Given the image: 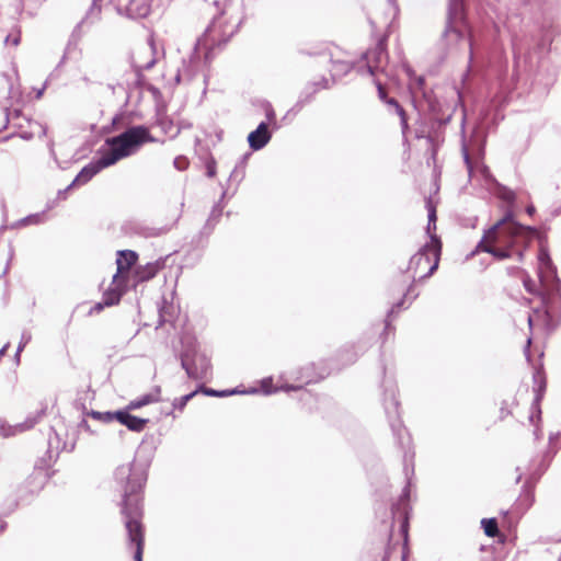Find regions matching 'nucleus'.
I'll return each instance as SVG.
<instances>
[{"mask_svg": "<svg viewBox=\"0 0 561 561\" xmlns=\"http://www.w3.org/2000/svg\"><path fill=\"white\" fill-rule=\"evenodd\" d=\"M500 197H501L503 201H505V202H507V203L512 204V203H514V202H515L516 195H515V193H514L513 191H511V190H506V188H505V190L501 191V193H500Z\"/></svg>", "mask_w": 561, "mask_h": 561, "instance_id": "nucleus-23", "label": "nucleus"}, {"mask_svg": "<svg viewBox=\"0 0 561 561\" xmlns=\"http://www.w3.org/2000/svg\"><path fill=\"white\" fill-rule=\"evenodd\" d=\"M389 558H390V556H389V554H387V556L383 558V561H389Z\"/></svg>", "mask_w": 561, "mask_h": 561, "instance_id": "nucleus-34", "label": "nucleus"}, {"mask_svg": "<svg viewBox=\"0 0 561 561\" xmlns=\"http://www.w3.org/2000/svg\"><path fill=\"white\" fill-rule=\"evenodd\" d=\"M377 89L379 99L387 104V100H389L390 98H388L385 87L380 82H378Z\"/></svg>", "mask_w": 561, "mask_h": 561, "instance_id": "nucleus-26", "label": "nucleus"}, {"mask_svg": "<svg viewBox=\"0 0 561 561\" xmlns=\"http://www.w3.org/2000/svg\"><path fill=\"white\" fill-rule=\"evenodd\" d=\"M148 12V9H146L142 13H139L140 15H146Z\"/></svg>", "mask_w": 561, "mask_h": 561, "instance_id": "nucleus-35", "label": "nucleus"}, {"mask_svg": "<svg viewBox=\"0 0 561 561\" xmlns=\"http://www.w3.org/2000/svg\"><path fill=\"white\" fill-rule=\"evenodd\" d=\"M198 392H199V390H195V391H193V392H191L188 394H185V396H183V397H181L179 399H175L173 401V403H172L173 409L178 410L179 412H183L185 407H186V404H187V402L190 400H192Z\"/></svg>", "mask_w": 561, "mask_h": 561, "instance_id": "nucleus-16", "label": "nucleus"}, {"mask_svg": "<svg viewBox=\"0 0 561 561\" xmlns=\"http://www.w3.org/2000/svg\"><path fill=\"white\" fill-rule=\"evenodd\" d=\"M524 286L529 293L539 295L543 304H546L547 297L550 299L552 296V289L546 288L543 284L537 289L536 284L529 278L524 279Z\"/></svg>", "mask_w": 561, "mask_h": 561, "instance_id": "nucleus-13", "label": "nucleus"}, {"mask_svg": "<svg viewBox=\"0 0 561 561\" xmlns=\"http://www.w3.org/2000/svg\"><path fill=\"white\" fill-rule=\"evenodd\" d=\"M393 525H399V533L403 538L404 545L409 537V503L405 499H400L393 507Z\"/></svg>", "mask_w": 561, "mask_h": 561, "instance_id": "nucleus-8", "label": "nucleus"}, {"mask_svg": "<svg viewBox=\"0 0 561 561\" xmlns=\"http://www.w3.org/2000/svg\"><path fill=\"white\" fill-rule=\"evenodd\" d=\"M530 343H531V339H528V340H527V347H529V346H530Z\"/></svg>", "mask_w": 561, "mask_h": 561, "instance_id": "nucleus-33", "label": "nucleus"}, {"mask_svg": "<svg viewBox=\"0 0 561 561\" xmlns=\"http://www.w3.org/2000/svg\"><path fill=\"white\" fill-rule=\"evenodd\" d=\"M427 209H428V226H427V233L431 236V234H436L435 233V230H436V219H437V216H436V208L432 205L431 202H427Z\"/></svg>", "mask_w": 561, "mask_h": 561, "instance_id": "nucleus-17", "label": "nucleus"}, {"mask_svg": "<svg viewBox=\"0 0 561 561\" xmlns=\"http://www.w3.org/2000/svg\"><path fill=\"white\" fill-rule=\"evenodd\" d=\"M442 255V241L436 234L410 259L408 270L396 280L394 286L400 287L399 293L405 296L416 280H423L437 270Z\"/></svg>", "mask_w": 561, "mask_h": 561, "instance_id": "nucleus-3", "label": "nucleus"}, {"mask_svg": "<svg viewBox=\"0 0 561 561\" xmlns=\"http://www.w3.org/2000/svg\"><path fill=\"white\" fill-rule=\"evenodd\" d=\"M539 261H540V270L542 268V266H546V268H550V259L548 256V253L545 252L543 250L540 251V254H539ZM542 272L540 271V274Z\"/></svg>", "mask_w": 561, "mask_h": 561, "instance_id": "nucleus-24", "label": "nucleus"}, {"mask_svg": "<svg viewBox=\"0 0 561 561\" xmlns=\"http://www.w3.org/2000/svg\"><path fill=\"white\" fill-rule=\"evenodd\" d=\"M366 66L371 76L382 68L387 58V37H381L376 47L365 54Z\"/></svg>", "mask_w": 561, "mask_h": 561, "instance_id": "nucleus-6", "label": "nucleus"}, {"mask_svg": "<svg viewBox=\"0 0 561 561\" xmlns=\"http://www.w3.org/2000/svg\"><path fill=\"white\" fill-rule=\"evenodd\" d=\"M126 293L127 291L124 289V287H121L112 282L111 286L104 291L102 300L104 301L106 307H112L118 305L122 297Z\"/></svg>", "mask_w": 561, "mask_h": 561, "instance_id": "nucleus-12", "label": "nucleus"}, {"mask_svg": "<svg viewBox=\"0 0 561 561\" xmlns=\"http://www.w3.org/2000/svg\"><path fill=\"white\" fill-rule=\"evenodd\" d=\"M505 405L507 408V414H511L513 416H517V414L514 412V410L518 407V402L515 398H513L511 401H505Z\"/></svg>", "mask_w": 561, "mask_h": 561, "instance_id": "nucleus-25", "label": "nucleus"}, {"mask_svg": "<svg viewBox=\"0 0 561 561\" xmlns=\"http://www.w3.org/2000/svg\"><path fill=\"white\" fill-rule=\"evenodd\" d=\"M158 401H159L158 394L148 393L138 399L131 400L127 405V410H137L145 405H148L150 403H154Z\"/></svg>", "mask_w": 561, "mask_h": 561, "instance_id": "nucleus-14", "label": "nucleus"}, {"mask_svg": "<svg viewBox=\"0 0 561 561\" xmlns=\"http://www.w3.org/2000/svg\"><path fill=\"white\" fill-rule=\"evenodd\" d=\"M43 133H44V129H43L42 125L34 122V123H31V130L21 131V137L24 139H31L35 136H41Z\"/></svg>", "mask_w": 561, "mask_h": 561, "instance_id": "nucleus-18", "label": "nucleus"}, {"mask_svg": "<svg viewBox=\"0 0 561 561\" xmlns=\"http://www.w3.org/2000/svg\"><path fill=\"white\" fill-rule=\"evenodd\" d=\"M114 415H115V412L114 413H111V412L102 413V412H98V411H92L91 412V416L93 419L102 421V422H105V423H108V422H112L113 420H116V416H114Z\"/></svg>", "mask_w": 561, "mask_h": 561, "instance_id": "nucleus-20", "label": "nucleus"}, {"mask_svg": "<svg viewBox=\"0 0 561 561\" xmlns=\"http://www.w3.org/2000/svg\"><path fill=\"white\" fill-rule=\"evenodd\" d=\"M138 261V254L133 250H119L116 253L115 280L123 277V274L133 273Z\"/></svg>", "mask_w": 561, "mask_h": 561, "instance_id": "nucleus-7", "label": "nucleus"}, {"mask_svg": "<svg viewBox=\"0 0 561 561\" xmlns=\"http://www.w3.org/2000/svg\"><path fill=\"white\" fill-rule=\"evenodd\" d=\"M526 211H527V214H528V215H530V216H531V215H534V214H535L536 208H535V206H534V205H529V206H527Z\"/></svg>", "mask_w": 561, "mask_h": 561, "instance_id": "nucleus-30", "label": "nucleus"}, {"mask_svg": "<svg viewBox=\"0 0 561 561\" xmlns=\"http://www.w3.org/2000/svg\"><path fill=\"white\" fill-rule=\"evenodd\" d=\"M112 280H113V283L117 284L121 287H124V289L126 291H128V289L131 288V284H133V273L123 274V277L121 279H118L117 282L115 280V274H114Z\"/></svg>", "mask_w": 561, "mask_h": 561, "instance_id": "nucleus-19", "label": "nucleus"}, {"mask_svg": "<svg viewBox=\"0 0 561 561\" xmlns=\"http://www.w3.org/2000/svg\"><path fill=\"white\" fill-rule=\"evenodd\" d=\"M481 525L488 537L494 538L500 535L497 520L495 518H483Z\"/></svg>", "mask_w": 561, "mask_h": 561, "instance_id": "nucleus-15", "label": "nucleus"}, {"mask_svg": "<svg viewBox=\"0 0 561 561\" xmlns=\"http://www.w3.org/2000/svg\"><path fill=\"white\" fill-rule=\"evenodd\" d=\"M152 141L149 129L146 126H134L118 136L107 138L105 144L110 147L102 157L105 164L113 165L121 159L133 154L140 146Z\"/></svg>", "mask_w": 561, "mask_h": 561, "instance_id": "nucleus-4", "label": "nucleus"}, {"mask_svg": "<svg viewBox=\"0 0 561 561\" xmlns=\"http://www.w3.org/2000/svg\"><path fill=\"white\" fill-rule=\"evenodd\" d=\"M21 42V32L16 31L14 33H10L5 37V44L16 47Z\"/></svg>", "mask_w": 561, "mask_h": 561, "instance_id": "nucleus-21", "label": "nucleus"}, {"mask_svg": "<svg viewBox=\"0 0 561 561\" xmlns=\"http://www.w3.org/2000/svg\"><path fill=\"white\" fill-rule=\"evenodd\" d=\"M104 161H105V159L103 157H101L99 160L93 161V162L89 163L88 165H85L79 172V174L76 176V179L71 183L70 187L75 186V185H83V184L88 183L101 170L110 167L108 164H105Z\"/></svg>", "mask_w": 561, "mask_h": 561, "instance_id": "nucleus-9", "label": "nucleus"}, {"mask_svg": "<svg viewBox=\"0 0 561 561\" xmlns=\"http://www.w3.org/2000/svg\"><path fill=\"white\" fill-rule=\"evenodd\" d=\"M387 104L392 106L396 112L399 111V108H402L400 103L396 99H393V98L387 100Z\"/></svg>", "mask_w": 561, "mask_h": 561, "instance_id": "nucleus-28", "label": "nucleus"}, {"mask_svg": "<svg viewBox=\"0 0 561 561\" xmlns=\"http://www.w3.org/2000/svg\"><path fill=\"white\" fill-rule=\"evenodd\" d=\"M165 261L167 257H160L154 262H149L145 265H136L133 271L131 288L136 289L139 284L154 278L158 273L165 267Z\"/></svg>", "mask_w": 561, "mask_h": 561, "instance_id": "nucleus-5", "label": "nucleus"}, {"mask_svg": "<svg viewBox=\"0 0 561 561\" xmlns=\"http://www.w3.org/2000/svg\"><path fill=\"white\" fill-rule=\"evenodd\" d=\"M115 477L119 481L126 480L122 514L125 517V527L129 542L136 547L134 559L135 561H142L145 528L141 523L142 507L140 492L146 477L141 470H136L133 465L119 466L115 471Z\"/></svg>", "mask_w": 561, "mask_h": 561, "instance_id": "nucleus-1", "label": "nucleus"}, {"mask_svg": "<svg viewBox=\"0 0 561 561\" xmlns=\"http://www.w3.org/2000/svg\"><path fill=\"white\" fill-rule=\"evenodd\" d=\"M534 234L535 229L514 221L513 213L508 210L503 219L484 233L478 248L500 260L514 255L520 260Z\"/></svg>", "mask_w": 561, "mask_h": 561, "instance_id": "nucleus-2", "label": "nucleus"}, {"mask_svg": "<svg viewBox=\"0 0 561 561\" xmlns=\"http://www.w3.org/2000/svg\"><path fill=\"white\" fill-rule=\"evenodd\" d=\"M538 314H539V312L536 311L534 317L533 316L528 317V323H529L530 327H533V323L535 321V317H537Z\"/></svg>", "mask_w": 561, "mask_h": 561, "instance_id": "nucleus-31", "label": "nucleus"}, {"mask_svg": "<svg viewBox=\"0 0 561 561\" xmlns=\"http://www.w3.org/2000/svg\"><path fill=\"white\" fill-rule=\"evenodd\" d=\"M397 114L400 117L402 133L405 134L409 129L408 114L403 107L399 108V111H397Z\"/></svg>", "mask_w": 561, "mask_h": 561, "instance_id": "nucleus-22", "label": "nucleus"}, {"mask_svg": "<svg viewBox=\"0 0 561 561\" xmlns=\"http://www.w3.org/2000/svg\"><path fill=\"white\" fill-rule=\"evenodd\" d=\"M198 390H199V392H203L207 396H222L224 394V393L217 392L216 390L208 389L205 387H201Z\"/></svg>", "mask_w": 561, "mask_h": 561, "instance_id": "nucleus-27", "label": "nucleus"}, {"mask_svg": "<svg viewBox=\"0 0 561 561\" xmlns=\"http://www.w3.org/2000/svg\"><path fill=\"white\" fill-rule=\"evenodd\" d=\"M114 416L116 421L134 432H141L148 423V420L131 415L127 411H117Z\"/></svg>", "mask_w": 561, "mask_h": 561, "instance_id": "nucleus-11", "label": "nucleus"}, {"mask_svg": "<svg viewBox=\"0 0 561 561\" xmlns=\"http://www.w3.org/2000/svg\"><path fill=\"white\" fill-rule=\"evenodd\" d=\"M271 133L267 123H261L257 128L248 136V142L251 149L260 150L271 140Z\"/></svg>", "mask_w": 561, "mask_h": 561, "instance_id": "nucleus-10", "label": "nucleus"}, {"mask_svg": "<svg viewBox=\"0 0 561 561\" xmlns=\"http://www.w3.org/2000/svg\"><path fill=\"white\" fill-rule=\"evenodd\" d=\"M104 307H106V306H105L104 301L102 300L101 302H98V304H96V305H95V306L90 310V313H93V312L99 313V312H101V311L104 309Z\"/></svg>", "mask_w": 561, "mask_h": 561, "instance_id": "nucleus-29", "label": "nucleus"}, {"mask_svg": "<svg viewBox=\"0 0 561 561\" xmlns=\"http://www.w3.org/2000/svg\"><path fill=\"white\" fill-rule=\"evenodd\" d=\"M208 175L209 176H214L215 175V171H214V168L213 167H208Z\"/></svg>", "mask_w": 561, "mask_h": 561, "instance_id": "nucleus-32", "label": "nucleus"}]
</instances>
